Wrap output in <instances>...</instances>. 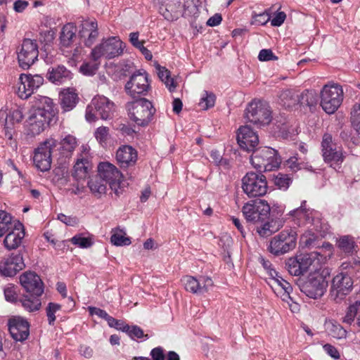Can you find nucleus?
I'll use <instances>...</instances> for the list:
<instances>
[{
    "instance_id": "4",
    "label": "nucleus",
    "mask_w": 360,
    "mask_h": 360,
    "mask_svg": "<svg viewBox=\"0 0 360 360\" xmlns=\"http://www.w3.org/2000/svg\"><path fill=\"white\" fill-rule=\"evenodd\" d=\"M115 104L104 96H95L86 109V120L89 122H94L100 117L102 120H110L113 117Z\"/></svg>"
},
{
    "instance_id": "45",
    "label": "nucleus",
    "mask_w": 360,
    "mask_h": 360,
    "mask_svg": "<svg viewBox=\"0 0 360 360\" xmlns=\"http://www.w3.org/2000/svg\"><path fill=\"white\" fill-rule=\"evenodd\" d=\"M274 184L279 189L286 191L292 184V179L288 174L278 173L274 178Z\"/></svg>"
},
{
    "instance_id": "40",
    "label": "nucleus",
    "mask_w": 360,
    "mask_h": 360,
    "mask_svg": "<svg viewBox=\"0 0 360 360\" xmlns=\"http://www.w3.org/2000/svg\"><path fill=\"white\" fill-rule=\"evenodd\" d=\"M156 69L158 70V75L160 80L165 83L169 91H173L175 89V85L174 84V79L170 77L169 71L165 67H162L160 65L156 66Z\"/></svg>"
},
{
    "instance_id": "60",
    "label": "nucleus",
    "mask_w": 360,
    "mask_h": 360,
    "mask_svg": "<svg viewBox=\"0 0 360 360\" xmlns=\"http://www.w3.org/2000/svg\"><path fill=\"white\" fill-rule=\"evenodd\" d=\"M68 51L70 52H66V51H62V52H63V55L65 56V57L70 58L72 60H76L78 59L79 56L81 53V47L77 46L75 47V46L73 44L71 46V48L68 49Z\"/></svg>"
},
{
    "instance_id": "10",
    "label": "nucleus",
    "mask_w": 360,
    "mask_h": 360,
    "mask_svg": "<svg viewBox=\"0 0 360 360\" xmlns=\"http://www.w3.org/2000/svg\"><path fill=\"white\" fill-rule=\"evenodd\" d=\"M297 234L292 229H286L274 236L268 247L269 251L276 255H284L296 246Z\"/></svg>"
},
{
    "instance_id": "21",
    "label": "nucleus",
    "mask_w": 360,
    "mask_h": 360,
    "mask_svg": "<svg viewBox=\"0 0 360 360\" xmlns=\"http://www.w3.org/2000/svg\"><path fill=\"white\" fill-rule=\"evenodd\" d=\"M20 283L25 290L31 295L41 296L44 292V283L34 271H25L20 276Z\"/></svg>"
},
{
    "instance_id": "52",
    "label": "nucleus",
    "mask_w": 360,
    "mask_h": 360,
    "mask_svg": "<svg viewBox=\"0 0 360 360\" xmlns=\"http://www.w3.org/2000/svg\"><path fill=\"white\" fill-rule=\"evenodd\" d=\"M107 323L110 328H114L117 330H122V332H124L126 328L127 330L129 329V325L125 324L124 321L116 319L111 316H110Z\"/></svg>"
},
{
    "instance_id": "33",
    "label": "nucleus",
    "mask_w": 360,
    "mask_h": 360,
    "mask_svg": "<svg viewBox=\"0 0 360 360\" xmlns=\"http://www.w3.org/2000/svg\"><path fill=\"white\" fill-rule=\"evenodd\" d=\"M306 202H307L305 200H303L299 207L289 212L290 216L293 217L295 219L298 221L299 225L304 223H313V214L314 211L307 209Z\"/></svg>"
},
{
    "instance_id": "26",
    "label": "nucleus",
    "mask_w": 360,
    "mask_h": 360,
    "mask_svg": "<svg viewBox=\"0 0 360 360\" xmlns=\"http://www.w3.org/2000/svg\"><path fill=\"white\" fill-rule=\"evenodd\" d=\"M82 148L83 150L82 153L77 156L73 167L72 176L77 180L85 179L92 169V165L88 151H86V149L84 146H82Z\"/></svg>"
},
{
    "instance_id": "62",
    "label": "nucleus",
    "mask_w": 360,
    "mask_h": 360,
    "mask_svg": "<svg viewBox=\"0 0 360 360\" xmlns=\"http://www.w3.org/2000/svg\"><path fill=\"white\" fill-rule=\"evenodd\" d=\"M317 239V236L314 233H309L307 234H304L301 240L302 243H304L305 246L307 247H315L316 246V240Z\"/></svg>"
},
{
    "instance_id": "5",
    "label": "nucleus",
    "mask_w": 360,
    "mask_h": 360,
    "mask_svg": "<svg viewBox=\"0 0 360 360\" xmlns=\"http://www.w3.org/2000/svg\"><path fill=\"white\" fill-rule=\"evenodd\" d=\"M344 98L342 86L336 83H329L320 92V105L328 114L334 113L341 105Z\"/></svg>"
},
{
    "instance_id": "29",
    "label": "nucleus",
    "mask_w": 360,
    "mask_h": 360,
    "mask_svg": "<svg viewBox=\"0 0 360 360\" xmlns=\"http://www.w3.org/2000/svg\"><path fill=\"white\" fill-rule=\"evenodd\" d=\"M72 75V73L64 65H59L56 67L50 68L47 72L46 77L50 82L56 85H61L70 81Z\"/></svg>"
},
{
    "instance_id": "27",
    "label": "nucleus",
    "mask_w": 360,
    "mask_h": 360,
    "mask_svg": "<svg viewBox=\"0 0 360 360\" xmlns=\"http://www.w3.org/2000/svg\"><path fill=\"white\" fill-rule=\"evenodd\" d=\"M137 159V151L130 146H122L117 150L116 160L122 168L134 166Z\"/></svg>"
},
{
    "instance_id": "55",
    "label": "nucleus",
    "mask_w": 360,
    "mask_h": 360,
    "mask_svg": "<svg viewBox=\"0 0 360 360\" xmlns=\"http://www.w3.org/2000/svg\"><path fill=\"white\" fill-rule=\"evenodd\" d=\"M5 299L11 302H15L17 301V293L14 285H7L4 290Z\"/></svg>"
},
{
    "instance_id": "32",
    "label": "nucleus",
    "mask_w": 360,
    "mask_h": 360,
    "mask_svg": "<svg viewBox=\"0 0 360 360\" xmlns=\"http://www.w3.org/2000/svg\"><path fill=\"white\" fill-rule=\"evenodd\" d=\"M60 105L63 112H69L75 108L79 97L75 90L67 89L60 93Z\"/></svg>"
},
{
    "instance_id": "2",
    "label": "nucleus",
    "mask_w": 360,
    "mask_h": 360,
    "mask_svg": "<svg viewBox=\"0 0 360 360\" xmlns=\"http://www.w3.org/2000/svg\"><path fill=\"white\" fill-rule=\"evenodd\" d=\"M250 162L259 172L272 171L279 167L281 158L277 150L270 147H260L252 151Z\"/></svg>"
},
{
    "instance_id": "44",
    "label": "nucleus",
    "mask_w": 360,
    "mask_h": 360,
    "mask_svg": "<svg viewBox=\"0 0 360 360\" xmlns=\"http://www.w3.org/2000/svg\"><path fill=\"white\" fill-rule=\"evenodd\" d=\"M23 119V112L21 108H16L11 109L6 115L5 124L13 126L16 123H20Z\"/></svg>"
},
{
    "instance_id": "61",
    "label": "nucleus",
    "mask_w": 360,
    "mask_h": 360,
    "mask_svg": "<svg viewBox=\"0 0 360 360\" xmlns=\"http://www.w3.org/2000/svg\"><path fill=\"white\" fill-rule=\"evenodd\" d=\"M150 355L153 360H165V350L162 347H157L153 348Z\"/></svg>"
},
{
    "instance_id": "41",
    "label": "nucleus",
    "mask_w": 360,
    "mask_h": 360,
    "mask_svg": "<svg viewBox=\"0 0 360 360\" xmlns=\"http://www.w3.org/2000/svg\"><path fill=\"white\" fill-rule=\"evenodd\" d=\"M216 96L210 91H204L198 103L199 107L204 110L212 108L215 104Z\"/></svg>"
},
{
    "instance_id": "3",
    "label": "nucleus",
    "mask_w": 360,
    "mask_h": 360,
    "mask_svg": "<svg viewBox=\"0 0 360 360\" xmlns=\"http://www.w3.org/2000/svg\"><path fill=\"white\" fill-rule=\"evenodd\" d=\"M126 109L129 119L142 127L149 124L155 112L153 103L146 98L128 102Z\"/></svg>"
},
{
    "instance_id": "39",
    "label": "nucleus",
    "mask_w": 360,
    "mask_h": 360,
    "mask_svg": "<svg viewBox=\"0 0 360 360\" xmlns=\"http://www.w3.org/2000/svg\"><path fill=\"white\" fill-rule=\"evenodd\" d=\"M40 296L36 295H25L20 300L22 306L24 309L30 312L38 311L40 309L41 302Z\"/></svg>"
},
{
    "instance_id": "25",
    "label": "nucleus",
    "mask_w": 360,
    "mask_h": 360,
    "mask_svg": "<svg viewBox=\"0 0 360 360\" xmlns=\"http://www.w3.org/2000/svg\"><path fill=\"white\" fill-rule=\"evenodd\" d=\"M8 330L15 340L23 341L29 336L30 325L25 319L15 316L9 320Z\"/></svg>"
},
{
    "instance_id": "43",
    "label": "nucleus",
    "mask_w": 360,
    "mask_h": 360,
    "mask_svg": "<svg viewBox=\"0 0 360 360\" xmlns=\"http://www.w3.org/2000/svg\"><path fill=\"white\" fill-rule=\"evenodd\" d=\"M338 246L346 253H353L356 245L352 237L345 236L338 240Z\"/></svg>"
},
{
    "instance_id": "63",
    "label": "nucleus",
    "mask_w": 360,
    "mask_h": 360,
    "mask_svg": "<svg viewBox=\"0 0 360 360\" xmlns=\"http://www.w3.org/2000/svg\"><path fill=\"white\" fill-rule=\"evenodd\" d=\"M269 20V17L266 13H260L253 16L252 24L257 25H264Z\"/></svg>"
},
{
    "instance_id": "42",
    "label": "nucleus",
    "mask_w": 360,
    "mask_h": 360,
    "mask_svg": "<svg viewBox=\"0 0 360 360\" xmlns=\"http://www.w3.org/2000/svg\"><path fill=\"white\" fill-rule=\"evenodd\" d=\"M125 235L126 233L124 231L117 229L111 236L110 241L116 246L129 245L131 244V240Z\"/></svg>"
},
{
    "instance_id": "1",
    "label": "nucleus",
    "mask_w": 360,
    "mask_h": 360,
    "mask_svg": "<svg viewBox=\"0 0 360 360\" xmlns=\"http://www.w3.org/2000/svg\"><path fill=\"white\" fill-rule=\"evenodd\" d=\"M55 115L52 99L46 96L41 97L37 105L30 111L27 121L30 133L33 136L39 134L50 124Z\"/></svg>"
},
{
    "instance_id": "28",
    "label": "nucleus",
    "mask_w": 360,
    "mask_h": 360,
    "mask_svg": "<svg viewBox=\"0 0 360 360\" xmlns=\"http://www.w3.org/2000/svg\"><path fill=\"white\" fill-rule=\"evenodd\" d=\"M79 34L80 37L84 39L85 46H91L98 36L97 21L96 20L83 21Z\"/></svg>"
},
{
    "instance_id": "14",
    "label": "nucleus",
    "mask_w": 360,
    "mask_h": 360,
    "mask_svg": "<svg viewBox=\"0 0 360 360\" xmlns=\"http://www.w3.org/2000/svg\"><path fill=\"white\" fill-rule=\"evenodd\" d=\"M124 89L127 94L134 98L146 96L150 89L148 73L143 70L136 71L126 83Z\"/></svg>"
},
{
    "instance_id": "35",
    "label": "nucleus",
    "mask_w": 360,
    "mask_h": 360,
    "mask_svg": "<svg viewBox=\"0 0 360 360\" xmlns=\"http://www.w3.org/2000/svg\"><path fill=\"white\" fill-rule=\"evenodd\" d=\"M77 146V141L75 136L72 135H67L60 141L58 142V146L56 148V150H62L65 156L68 157L71 155L72 151Z\"/></svg>"
},
{
    "instance_id": "13",
    "label": "nucleus",
    "mask_w": 360,
    "mask_h": 360,
    "mask_svg": "<svg viewBox=\"0 0 360 360\" xmlns=\"http://www.w3.org/2000/svg\"><path fill=\"white\" fill-rule=\"evenodd\" d=\"M321 151L323 160L330 167L342 163L345 159L342 148L335 143L331 134H323L321 141Z\"/></svg>"
},
{
    "instance_id": "6",
    "label": "nucleus",
    "mask_w": 360,
    "mask_h": 360,
    "mask_svg": "<svg viewBox=\"0 0 360 360\" xmlns=\"http://www.w3.org/2000/svg\"><path fill=\"white\" fill-rule=\"evenodd\" d=\"M245 117L258 127L268 125L272 120L270 106L266 101L253 100L245 110Z\"/></svg>"
},
{
    "instance_id": "22",
    "label": "nucleus",
    "mask_w": 360,
    "mask_h": 360,
    "mask_svg": "<svg viewBox=\"0 0 360 360\" xmlns=\"http://www.w3.org/2000/svg\"><path fill=\"white\" fill-rule=\"evenodd\" d=\"M181 282L186 291L194 294H202L212 287L213 281L207 276H200L198 279L191 276H185Z\"/></svg>"
},
{
    "instance_id": "36",
    "label": "nucleus",
    "mask_w": 360,
    "mask_h": 360,
    "mask_svg": "<svg viewBox=\"0 0 360 360\" xmlns=\"http://www.w3.org/2000/svg\"><path fill=\"white\" fill-rule=\"evenodd\" d=\"M325 328L328 334L334 338L342 339L346 337V330L340 323L334 320L326 321Z\"/></svg>"
},
{
    "instance_id": "19",
    "label": "nucleus",
    "mask_w": 360,
    "mask_h": 360,
    "mask_svg": "<svg viewBox=\"0 0 360 360\" xmlns=\"http://www.w3.org/2000/svg\"><path fill=\"white\" fill-rule=\"evenodd\" d=\"M287 97H290L292 100L290 102H284L285 105L288 108L292 107L296 104H300L302 105H306L309 108L315 107L318 103L319 96L318 94L314 90H305L300 95L295 94L291 90H285L281 93V98L283 100Z\"/></svg>"
},
{
    "instance_id": "51",
    "label": "nucleus",
    "mask_w": 360,
    "mask_h": 360,
    "mask_svg": "<svg viewBox=\"0 0 360 360\" xmlns=\"http://www.w3.org/2000/svg\"><path fill=\"white\" fill-rule=\"evenodd\" d=\"M124 332L133 340H135V338L140 339L143 337H146V339L148 338V335H144L143 330L137 326H129V329L127 330L126 328Z\"/></svg>"
},
{
    "instance_id": "8",
    "label": "nucleus",
    "mask_w": 360,
    "mask_h": 360,
    "mask_svg": "<svg viewBox=\"0 0 360 360\" xmlns=\"http://www.w3.org/2000/svg\"><path fill=\"white\" fill-rule=\"evenodd\" d=\"M317 252H313L309 254H301L295 257L289 258L286 262V268L288 272L295 276L304 275L308 271L314 269L316 270L319 264L317 259Z\"/></svg>"
},
{
    "instance_id": "12",
    "label": "nucleus",
    "mask_w": 360,
    "mask_h": 360,
    "mask_svg": "<svg viewBox=\"0 0 360 360\" xmlns=\"http://www.w3.org/2000/svg\"><path fill=\"white\" fill-rule=\"evenodd\" d=\"M242 188L245 193L249 197L262 196L267 191V181L266 176L261 172H248L242 179Z\"/></svg>"
},
{
    "instance_id": "48",
    "label": "nucleus",
    "mask_w": 360,
    "mask_h": 360,
    "mask_svg": "<svg viewBox=\"0 0 360 360\" xmlns=\"http://www.w3.org/2000/svg\"><path fill=\"white\" fill-rule=\"evenodd\" d=\"M61 309V306L59 304L49 302L46 309V316L49 321V324L53 326L56 321L55 314Z\"/></svg>"
},
{
    "instance_id": "34",
    "label": "nucleus",
    "mask_w": 360,
    "mask_h": 360,
    "mask_svg": "<svg viewBox=\"0 0 360 360\" xmlns=\"http://www.w3.org/2000/svg\"><path fill=\"white\" fill-rule=\"evenodd\" d=\"M88 187L96 198H101L106 193L107 184L97 174L89 179Z\"/></svg>"
},
{
    "instance_id": "23",
    "label": "nucleus",
    "mask_w": 360,
    "mask_h": 360,
    "mask_svg": "<svg viewBox=\"0 0 360 360\" xmlns=\"http://www.w3.org/2000/svg\"><path fill=\"white\" fill-rule=\"evenodd\" d=\"M25 266L22 255L20 253L11 254L9 257L0 261V274L4 276L12 277Z\"/></svg>"
},
{
    "instance_id": "16",
    "label": "nucleus",
    "mask_w": 360,
    "mask_h": 360,
    "mask_svg": "<svg viewBox=\"0 0 360 360\" xmlns=\"http://www.w3.org/2000/svg\"><path fill=\"white\" fill-rule=\"evenodd\" d=\"M270 206L264 200L249 202L244 205L242 211L247 221L263 223L270 214Z\"/></svg>"
},
{
    "instance_id": "17",
    "label": "nucleus",
    "mask_w": 360,
    "mask_h": 360,
    "mask_svg": "<svg viewBox=\"0 0 360 360\" xmlns=\"http://www.w3.org/2000/svg\"><path fill=\"white\" fill-rule=\"evenodd\" d=\"M18 60L20 68L28 69L32 65L39 56L37 41L25 38L17 49Z\"/></svg>"
},
{
    "instance_id": "9",
    "label": "nucleus",
    "mask_w": 360,
    "mask_h": 360,
    "mask_svg": "<svg viewBox=\"0 0 360 360\" xmlns=\"http://www.w3.org/2000/svg\"><path fill=\"white\" fill-rule=\"evenodd\" d=\"M58 141L51 137L41 143L35 150L33 162L35 167L41 172H47L50 169L52 162V156L56 151Z\"/></svg>"
},
{
    "instance_id": "30",
    "label": "nucleus",
    "mask_w": 360,
    "mask_h": 360,
    "mask_svg": "<svg viewBox=\"0 0 360 360\" xmlns=\"http://www.w3.org/2000/svg\"><path fill=\"white\" fill-rule=\"evenodd\" d=\"M76 33L77 27L72 23H68L63 27L59 37L61 51L70 52L68 49L74 44Z\"/></svg>"
},
{
    "instance_id": "15",
    "label": "nucleus",
    "mask_w": 360,
    "mask_h": 360,
    "mask_svg": "<svg viewBox=\"0 0 360 360\" xmlns=\"http://www.w3.org/2000/svg\"><path fill=\"white\" fill-rule=\"evenodd\" d=\"M354 267L349 268L348 271L337 274L332 281L331 296L336 302L342 301L353 288V280L350 276Z\"/></svg>"
},
{
    "instance_id": "47",
    "label": "nucleus",
    "mask_w": 360,
    "mask_h": 360,
    "mask_svg": "<svg viewBox=\"0 0 360 360\" xmlns=\"http://www.w3.org/2000/svg\"><path fill=\"white\" fill-rule=\"evenodd\" d=\"M99 63L94 60V63H84L79 68L80 72L86 76H92L96 74V72L98 69Z\"/></svg>"
},
{
    "instance_id": "7",
    "label": "nucleus",
    "mask_w": 360,
    "mask_h": 360,
    "mask_svg": "<svg viewBox=\"0 0 360 360\" xmlns=\"http://www.w3.org/2000/svg\"><path fill=\"white\" fill-rule=\"evenodd\" d=\"M298 286L307 297L316 300L321 298L326 292L328 281L326 276L315 269L314 272L309 274L306 281H300Z\"/></svg>"
},
{
    "instance_id": "46",
    "label": "nucleus",
    "mask_w": 360,
    "mask_h": 360,
    "mask_svg": "<svg viewBox=\"0 0 360 360\" xmlns=\"http://www.w3.org/2000/svg\"><path fill=\"white\" fill-rule=\"evenodd\" d=\"M159 12L167 20L173 21L177 18L175 11L169 4H162L160 6Z\"/></svg>"
},
{
    "instance_id": "38",
    "label": "nucleus",
    "mask_w": 360,
    "mask_h": 360,
    "mask_svg": "<svg viewBox=\"0 0 360 360\" xmlns=\"http://www.w3.org/2000/svg\"><path fill=\"white\" fill-rule=\"evenodd\" d=\"M17 221H13L11 215L5 211L0 210V238L6 233L12 230Z\"/></svg>"
},
{
    "instance_id": "56",
    "label": "nucleus",
    "mask_w": 360,
    "mask_h": 360,
    "mask_svg": "<svg viewBox=\"0 0 360 360\" xmlns=\"http://www.w3.org/2000/svg\"><path fill=\"white\" fill-rule=\"evenodd\" d=\"M258 59L260 61L276 60L278 57L274 54L271 49H262L259 53Z\"/></svg>"
},
{
    "instance_id": "64",
    "label": "nucleus",
    "mask_w": 360,
    "mask_h": 360,
    "mask_svg": "<svg viewBox=\"0 0 360 360\" xmlns=\"http://www.w3.org/2000/svg\"><path fill=\"white\" fill-rule=\"evenodd\" d=\"M286 14L284 12H278L271 19V25L274 27H279L284 22Z\"/></svg>"
},
{
    "instance_id": "57",
    "label": "nucleus",
    "mask_w": 360,
    "mask_h": 360,
    "mask_svg": "<svg viewBox=\"0 0 360 360\" xmlns=\"http://www.w3.org/2000/svg\"><path fill=\"white\" fill-rule=\"evenodd\" d=\"M108 132V127H100L95 131V137L100 143L105 142L107 140Z\"/></svg>"
},
{
    "instance_id": "49",
    "label": "nucleus",
    "mask_w": 360,
    "mask_h": 360,
    "mask_svg": "<svg viewBox=\"0 0 360 360\" xmlns=\"http://www.w3.org/2000/svg\"><path fill=\"white\" fill-rule=\"evenodd\" d=\"M351 122L355 130L360 134V103L353 106L351 112Z\"/></svg>"
},
{
    "instance_id": "54",
    "label": "nucleus",
    "mask_w": 360,
    "mask_h": 360,
    "mask_svg": "<svg viewBox=\"0 0 360 360\" xmlns=\"http://www.w3.org/2000/svg\"><path fill=\"white\" fill-rule=\"evenodd\" d=\"M259 261L271 278L278 276V272L272 268L271 263L269 260L265 259L263 257H259Z\"/></svg>"
},
{
    "instance_id": "58",
    "label": "nucleus",
    "mask_w": 360,
    "mask_h": 360,
    "mask_svg": "<svg viewBox=\"0 0 360 360\" xmlns=\"http://www.w3.org/2000/svg\"><path fill=\"white\" fill-rule=\"evenodd\" d=\"M356 314L357 307L354 305L349 306L345 317L343 318V321L351 324L352 322H354V318Z\"/></svg>"
},
{
    "instance_id": "20",
    "label": "nucleus",
    "mask_w": 360,
    "mask_h": 360,
    "mask_svg": "<svg viewBox=\"0 0 360 360\" xmlns=\"http://www.w3.org/2000/svg\"><path fill=\"white\" fill-rule=\"evenodd\" d=\"M19 81L18 96L22 99H27L43 84L44 77L39 75L21 74Z\"/></svg>"
},
{
    "instance_id": "50",
    "label": "nucleus",
    "mask_w": 360,
    "mask_h": 360,
    "mask_svg": "<svg viewBox=\"0 0 360 360\" xmlns=\"http://www.w3.org/2000/svg\"><path fill=\"white\" fill-rule=\"evenodd\" d=\"M72 244L77 245L81 248H88L93 245V241L91 238L83 237L81 235H75L71 238Z\"/></svg>"
},
{
    "instance_id": "53",
    "label": "nucleus",
    "mask_w": 360,
    "mask_h": 360,
    "mask_svg": "<svg viewBox=\"0 0 360 360\" xmlns=\"http://www.w3.org/2000/svg\"><path fill=\"white\" fill-rule=\"evenodd\" d=\"M199 13V10L198 6L194 4H190L189 2H186L184 4V11L183 13L184 17H190L193 16L196 17L198 16Z\"/></svg>"
},
{
    "instance_id": "18",
    "label": "nucleus",
    "mask_w": 360,
    "mask_h": 360,
    "mask_svg": "<svg viewBox=\"0 0 360 360\" xmlns=\"http://www.w3.org/2000/svg\"><path fill=\"white\" fill-rule=\"evenodd\" d=\"M98 174L117 195L120 194L123 175L114 165L108 162H101L98 166Z\"/></svg>"
},
{
    "instance_id": "11",
    "label": "nucleus",
    "mask_w": 360,
    "mask_h": 360,
    "mask_svg": "<svg viewBox=\"0 0 360 360\" xmlns=\"http://www.w3.org/2000/svg\"><path fill=\"white\" fill-rule=\"evenodd\" d=\"M123 52V43L117 37L103 39L101 43L92 49L91 57L98 61L101 57L111 59L120 56Z\"/></svg>"
},
{
    "instance_id": "37",
    "label": "nucleus",
    "mask_w": 360,
    "mask_h": 360,
    "mask_svg": "<svg viewBox=\"0 0 360 360\" xmlns=\"http://www.w3.org/2000/svg\"><path fill=\"white\" fill-rule=\"evenodd\" d=\"M260 226L257 227V232L262 237H268L278 231L282 226L281 221H266L263 222Z\"/></svg>"
},
{
    "instance_id": "59",
    "label": "nucleus",
    "mask_w": 360,
    "mask_h": 360,
    "mask_svg": "<svg viewBox=\"0 0 360 360\" xmlns=\"http://www.w3.org/2000/svg\"><path fill=\"white\" fill-rule=\"evenodd\" d=\"M88 311L89 312L90 315H96L98 317L105 320L106 321L110 317V315L105 310L96 307H89Z\"/></svg>"
},
{
    "instance_id": "24",
    "label": "nucleus",
    "mask_w": 360,
    "mask_h": 360,
    "mask_svg": "<svg viewBox=\"0 0 360 360\" xmlns=\"http://www.w3.org/2000/svg\"><path fill=\"white\" fill-rule=\"evenodd\" d=\"M237 141L241 149L252 152L259 143V137L256 132L246 125L238 129Z\"/></svg>"
},
{
    "instance_id": "31",
    "label": "nucleus",
    "mask_w": 360,
    "mask_h": 360,
    "mask_svg": "<svg viewBox=\"0 0 360 360\" xmlns=\"http://www.w3.org/2000/svg\"><path fill=\"white\" fill-rule=\"evenodd\" d=\"M25 236L22 224L19 221L15 223V227L6 236L4 244L6 249L11 250L20 246Z\"/></svg>"
}]
</instances>
